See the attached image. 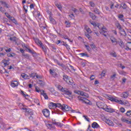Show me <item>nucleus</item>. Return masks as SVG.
<instances>
[{
	"label": "nucleus",
	"mask_w": 131,
	"mask_h": 131,
	"mask_svg": "<svg viewBox=\"0 0 131 131\" xmlns=\"http://www.w3.org/2000/svg\"><path fill=\"white\" fill-rule=\"evenodd\" d=\"M60 103H55L53 102H51L49 105V108L50 109H53V108H59L60 107Z\"/></svg>",
	"instance_id": "obj_2"
},
{
	"label": "nucleus",
	"mask_w": 131,
	"mask_h": 131,
	"mask_svg": "<svg viewBox=\"0 0 131 131\" xmlns=\"http://www.w3.org/2000/svg\"><path fill=\"white\" fill-rule=\"evenodd\" d=\"M44 116H45V117H49V116H50V111H49V110L48 109H44L42 111Z\"/></svg>",
	"instance_id": "obj_10"
},
{
	"label": "nucleus",
	"mask_w": 131,
	"mask_h": 131,
	"mask_svg": "<svg viewBox=\"0 0 131 131\" xmlns=\"http://www.w3.org/2000/svg\"><path fill=\"white\" fill-rule=\"evenodd\" d=\"M78 99L79 101H82V103L85 104H89V103H90V100L84 97L78 96Z\"/></svg>",
	"instance_id": "obj_6"
},
{
	"label": "nucleus",
	"mask_w": 131,
	"mask_h": 131,
	"mask_svg": "<svg viewBox=\"0 0 131 131\" xmlns=\"http://www.w3.org/2000/svg\"><path fill=\"white\" fill-rule=\"evenodd\" d=\"M93 12L95 13L96 14H97L98 15H100V10L98 9L97 8H96Z\"/></svg>",
	"instance_id": "obj_40"
},
{
	"label": "nucleus",
	"mask_w": 131,
	"mask_h": 131,
	"mask_svg": "<svg viewBox=\"0 0 131 131\" xmlns=\"http://www.w3.org/2000/svg\"><path fill=\"white\" fill-rule=\"evenodd\" d=\"M115 25L119 30H121L122 29V27L121 26V25H120V23H119V21H116L115 23Z\"/></svg>",
	"instance_id": "obj_15"
},
{
	"label": "nucleus",
	"mask_w": 131,
	"mask_h": 131,
	"mask_svg": "<svg viewBox=\"0 0 131 131\" xmlns=\"http://www.w3.org/2000/svg\"><path fill=\"white\" fill-rule=\"evenodd\" d=\"M116 103H118V104H121V105H124V102L121 100L117 99V101Z\"/></svg>",
	"instance_id": "obj_37"
},
{
	"label": "nucleus",
	"mask_w": 131,
	"mask_h": 131,
	"mask_svg": "<svg viewBox=\"0 0 131 131\" xmlns=\"http://www.w3.org/2000/svg\"><path fill=\"white\" fill-rule=\"evenodd\" d=\"M81 57H86L87 58H89V54L86 53H82L79 54Z\"/></svg>",
	"instance_id": "obj_31"
},
{
	"label": "nucleus",
	"mask_w": 131,
	"mask_h": 131,
	"mask_svg": "<svg viewBox=\"0 0 131 131\" xmlns=\"http://www.w3.org/2000/svg\"><path fill=\"white\" fill-rule=\"evenodd\" d=\"M118 18L121 20V21H122V22H125V20L123 18H124V15L123 14H120L118 15Z\"/></svg>",
	"instance_id": "obj_18"
},
{
	"label": "nucleus",
	"mask_w": 131,
	"mask_h": 131,
	"mask_svg": "<svg viewBox=\"0 0 131 131\" xmlns=\"http://www.w3.org/2000/svg\"><path fill=\"white\" fill-rule=\"evenodd\" d=\"M4 50L7 53H10L11 51V48L8 49V47H4Z\"/></svg>",
	"instance_id": "obj_45"
},
{
	"label": "nucleus",
	"mask_w": 131,
	"mask_h": 131,
	"mask_svg": "<svg viewBox=\"0 0 131 131\" xmlns=\"http://www.w3.org/2000/svg\"><path fill=\"white\" fill-rule=\"evenodd\" d=\"M92 49H96V45L94 43H92L91 45H90Z\"/></svg>",
	"instance_id": "obj_60"
},
{
	"label": "nucleus",
	"mask_w": 131,
	"mask_h": 131,
	"mask_svg": "<svg viewBox=\"0 0 131 131\" xmlns=\"http://www.w3.org/2000/svg\"><path fill=\"white\" fill-rule=\"evenodd\" d=\"M72 11H73V12H74V13H76V12H77V9L75 8H72Z\"/></svg>",
	"instance_id": "obj_62"
},
{
	"label": "nucleus",
	"mask_w": 131,
	"mask_h": 131,
	"mask_svg": "<svg viewBox=\"0 0 131 131\" xmlns=\"http://www.w3.org/2000/svg\"><path fill=\"white\" fill-rule=\"evenodd\" d=\"M2 5H4V7H5L6 8H9V6L8 5V4H7V3L5 2H2Z\"/></svg>",
	"instance_id": "obj_49"
},
{
	"label": "nucleus",
	"mask_w": 131,
	"mask_h": 131,
	"mask_svg": "<svg viewBox=\"0 0 131 131\" xmlns=\"http://www.w3.org/2000/svg\"><path fill=\"white\" fill-rule=\"evenodd\" d=\"M49 19H50V22L52 24H54V25H55V24H56V20L54 19V18H53V17H49Z\"/></svg>",
	"instance_id": "obj_30"
},
{
	"label": "nucleus",
	"mask_w": 131,
	"mask_h": 131,
	"mask_svg": "<svg viewBox=\"0 0 131 131\" xmlns=\"http://www.w3.org/2000/svg\"><path fill=\"white\" fill-rule=\"evenodd\" d=\"M122 9H124V10H125V9H126V8H127V6H126V5L125 3H123V5H122Z\"/></svg>",
	"instance_id": "obj_55"
},
{
	"label": "nucleus",
	"mask_w": 131,
	"mask_h": 131,
	"mask_svg": "<svg viewBox=\"0 0 131 131\" xmlns=\"http://www.w3.org/2000/svg\"><path fill=\"white\" fill-rule=\"evenodd\" d=\"M11 86L12 88H16V86H18V81H13L11 82Z\"/></svg>",
	"instance_id": "obj_19"
},
{
	"label": "nucleus",
	"mask_w": 131,
	"mask_h": 131,
	"mask_svg": "<svg viewBox=\"0 0 131 131\" xmlns=\"http://www.w3.org/2000/svg\"><path fill=\"white\" fill-rule=\"evenodd\" d=\"M96 105L98 108H101V109H105V104L103 102H98L96 103Z\"/></svg>",
	"instance_id": "obj_8"
},
{
	"label": "nucleus",
	"mask_w": 131,
	"mask_h": 131,
	"mask_svg": "<svg viewBox=\"0 0 131 131\" xmlns=\"http://www.w3.org/2000/svg\"><path fill=\"white\" fill-rule=\"evenodd\" d=\"M38 83L41 86H43L45 85V82L39 80L38 81Z\"/></svg>",
	"instance_id": "obj_36"
},
{
	"label": "nucleus",
	"mask_w": 131,
	"mask_h": 131,
	"mask_svg": "<svg viewBox=\"0 0 131 131\" xmlns=\"http://www.w3.org/2000/svg\"><path fill=\"white\" fill-rule=\"evenodd\" d=\"M39 27L42 28V29H46V26H42V25H39Z\"/></svg>",
	"instance_id": "obj_64"
},
{
	"label": "nucleus",
	"mask_w": 131,
	"mask_h": 131,
	"mask_svg": "<svg viewBox=\"0 0 131 131\" xmlns=\"http://www.w3.org/2000/svg\"><path fill=\"white\" fill-rule=\"evenodd\" d=\"M53 60L55 62V63H57V64L59 65V66H61V67L64 68V64H63V63H60V62H59V61L58 60L54 59Z\"/></svg>",
	"instance_id": "obj_25"
},
{
	"label": "nucleus",
	"mask_w": 131,
	"mask_h": 131,
	"mask_svg": "<svg viewBox=\"0 0 131 131\" xmlns=\"http://www.w3.org/2000/svg\"><path fill=\"white\" fill-rule=\"evenodd\" d=\"M120 47L122 48H125V46H124V43L122 40H120V41H118V43Z\"/></svg>",
	"instance_id": "obj_27"
},
{
	"label": "nucleus",
	"mask_w": 131,
	"mask_h": 131,
	"mask_svg": "<svg viewBox=\"0 0 131 131\" xmlns=\"http://www.w3.org/2000/svg\"><path fill=\"white\" fill-rule=\"evenodd\" d=\"M57 88L60 92H62V90L64 89L61 85H57Z\"/></svg>",
	"instance_id": "obj_39"
},
{
	"label": "nucleus",
	"mask_w": 131,
	"mask_h": 131,
	"mask_svg": "<svg viewBox=\"0 0 131 131\" xmlns=\"http://www.w3.org/2000/svg\"><path fill=\"white\" fill-rule=\"evenodd\" d=\"M85 47L87 51H88V52H90V51H91V48L90 47V46H89L88 45H85Z\"/></svg>",
	"instance_id": "obj_58"
},
{
	"label": "nucleus",
	"mask_w": 131,
	"mask_h": 131,
	"mask_svg": "<svg viewBox=\"0 0 131 131\" xmlns=\"http://www.w3.org/2000/svg\"><path fill=\"white\" fill-rule=\"evenodd\" d=\"M106 112H109L110 113H113L115 112L114 109L108 107V106L104 107V110Z\"/></svg>",
	"instance_id": "obj_12"
},
{
	"label": "nucleus",
	"mask_w": 131,
	"mask_h": 131,
	"mask_svg": "<svg viewBox=\"0 0 131 131\" xmlns=\"http://www.w3.org/2000/svg\"><path fill=\"white\" fill-rule=\"evenodd\" d=\"M120 111L122 113H124V112H125V109H124V108H123V107H121L120 108Z\"/></svg>",
	"instance_id": "obj_54"
},
{
	"label": "nucleus",
	"mask_w": 131,
	"mask_h": 131,
	"mask_svg": "<svg viewBox=\"0 0 131 131\" xmlns=\"http://www.w3.org/2000/svg\"><path fill=\"white\" fill-rule=\"evenodd\" d=\"M9 39L11 40V41H15V43H17V40H18V38L15 36L10 37Z\"/></svg>",
	"instance_id": "obj_22"
},
{
	"label": "nucleus",
	"mask_w": 131,
	"mask_h": 131,
	"mask_svg": "<svg viewBox=\"0 0 131 131\" xmlns=\"http://www.w3.org/2000/svg\"><path fill=\"white\" fill-rule=\"evenodd\" d=\"M85 36H86V37H88V39H89V40H92V37L91 36V35H90V34L89 33H85Z\"/></svg>",
	"instance_id": "obj_41"
},
{
	"label": "nucleus",
	"mask_w": 131,
	"mask_h": 131,
	"mask_svg": "<svg viewBox=\"0 0 131 131\" xmlns=\"http://www.w3.org/2000/svg\"><path fill=\"white\" fill-rule=\"evenodd\" d=\"M90 79H91V80H94V79H95V75H92L90 77Z\"/></svg>",
	"instance_id": "obj_63"
},
{
	"label": "nucleus",
	"mask_w": 131,
	"mask_h": 131,
	"mask_svg": "<svg viewBox=\"0 0 131 131\" xmlns=\"http://www.w3.org/2000/svg\"><path fill=\"white\" fill-rule=\"evenodd\" d=\"M108 99L112 101V102H116V103L117 101V99L110 96L108 97Z\"/></svg>",
	"instance_id": "obj_26"
},
{
	"label": "nucleus",
	"mask_w": 131,
	"mask_h": 131,
	"mask_svg": "<svg viewBox=\"0 0 131 131\" xmlns=\"http://www.w3.org/2000/svg\"><path fill=\"white\" fill-rule=\"evenodd\" d=\"M63 80H64L65 81H67V80H68V76H67V75H64V76H63Z\"/></svg>",
	"instance_id": "obj_56"
},
{
	"label": "nucleus",
	"mask_w": 131,
	"mask_h": 131,
	"mask_svg": "<svg viewBox=\"0 0 131 131\" xmlns=\"http://www.w3.org/2000/svg\"><path fill=\"white\" fill-rule=\"evenodd\" d=\"M34 6H35V4H32L30 5V8L31 9L34 8Z\"/></svg>",
	"instance_id": "obj_61"
},
{
	"label": "nucleus",
	"mask_w": 131,
	"mask_h": 131,
	"mask_svg": "<svg viewBox=\"0 0 131 131\" xmlns=\"http://www.w3.org/2000/svg\"><path fill=\"white\" fill-rule=\"evenodd\" d=\"M97 27L99 28V29H101V30H102V31L100 32V33H105V32H107V31H106V30H107V29L105 28V27H102L101 26V25H100L99 24H97Z\"/></svg>",
	"instance_id": "obj_9"
},
{
	"label": "nucleus",
	"mask_w": 131,
	"mask_h": 131,
	"mask_svg": "<svg viewBox=\"0 0 131 131\" xmlns=\"http://www.w3.org/2000/svg\"><path fill=\"white\" fill-rule=\"evenodd\" d=\"M3 63H4V66H8L9 65V60H6V59H4L3 60Z\"/></svg>",
	"instance_id": "obj_33"
},
{
	"label": "nucleus",
	"mask_w": 131,
	"mask_h": 131,
	"mask_svg": "<svg viewBox=\"0 0 131 131\" xmlns=\"http://www.w3.org/2000/svg\"><path fill=\"white\" fill-rule=\"evenodd\" d=\"M83 117H84L85 118V119L87 121L90 122V118H89V117H88V116H85V115H83Z\"/></svg>",
	"instance_id": "obj_57"
},
{
	"label": "nucleus",
	"mask_w": 131,
	"mask_h": 131,
	"mask_svg": "<svg viewBox=\"0 0 131 131\" xmlns=\"http://www.w3.org/2000/svg\"><path fill=\"white\" fill-rule=\"evenodd\" d=\"M103 120L105 121V122H106V123H107V124L110 126H113L114 125L113 122L110 120V119H109V118L106 117H104Z\"/></svg>",
	"instance_id": "obj_3"
},
{
	"label": "nucleus",
	"mask_w": 131,
	"mask_h": 131,
	"mask_svg": "<svg viewBox=\"0 0 131 131\" xmlns=\"http://www.w3.org/2000/svg\"><path fill=\"white\" fill-rule=\"evenodd\" d=\"M90 23L94 26V27H97V26H98V24H97L95 21H90Z\"/></svg>",
	"instance_id": "obj_46"
},
{
	"label": "nucleus",
	"mask_w": 131,
	"mask_h": 131,
	"mask_svg": "<svg viewBox=\"0 0 131 131\" xmlns=\"http://www.w3.org/2000/svg\"><path fill=\"white\" fill-rule=\"evenodd\" d=\"M111 55L113 57H117V55L116 54V53H115V52H114V53L112 52V53H111Z\"/></svg>",
	"instance_id": "obj_53"
},
{
	"label": "nucleus",
	"mask_w": 131,
	"mask_h": 131,
	"mask_svg": "<svg viewBox=\"0 0 131 131\" xmlns=\"http://www.w3.org/2000/svg\"><path fill=\"white\" fill-rule=\"evenodd\" d=\"M47 126L49 128H50V129L51 128H54V127H55V126L52 124H48Z\"/></svg>",
	"instance_id": "obj_43"
},
{
	"label": "nucleus",
	"mask_w": 131,
	"mask_h": 131,
	"mask_svg": "<svg viewBox=\"0 0 131 131\" xmlns=\"http://www.w3.org/2000/svg\"><path fill=\"white\" fill-rule=\"evenodd\" d=\"M119 73L121 75H124V76L126 75V73L125 72H124V71H120L119 72Z\"/></svg>",
	"instance_id": "obj_48"
},
{
	"label": "nucleus",
	"mask_w": 131,
	"mask_h": 131,
	"mask_svg": "<svg viewBox=\"0 0 131 131\" xmlns=\"http://www.w3.org/2000/svg\"><path fill=\"white\" fill-rule=\"evenodd\" d=\"M92 127L93 128H99V127H100V125H99L97 122H94L92 123Z\"/></svg>",
	"instance_id": "obj_17"
},
{
	"label": "nucleus",
	"mask_w": 131,
	"mask_h": 131,
	"mask_svg": "<svg viewBox=\"0 0 131 131\" xmlns=\"http://www.w3.org/2000/svg\"><path fill=\"white\" fill-rule=\"evenodd\" d=\"M126 115L128 117H131V111H128L126 113Z\"/></svg>",
	"instance_id": "obj_47"
},
{
	"label": "nucleus",
	"mask_w": 131,
	"mask_h": 131,
	"mask_svg": "<svg viewBox=\"0 0 131 131\" xmlns=\"http://www.w3.org/2000/svg\"><path fill=\"white\" fill-rule=\"evenodd\" d=\"M60 105L59 106V108L61 109L63 112H65V111H71V107L68 105L65 104L62 105L61 103H60Z\"/></svg>",
	"instance_id": "obj_1"
},
{
	"label": "nucleus",
	"mask_w": 131,
	"mask_h": 131,
	"mask_svg": "<svg viewBox=\"0 0 131 131\" xmlns=\"http://www.w3.org/2000/svg\"><path fill=\"white\" fill-rule=\"evenodd\" d=\"M41 95H42V96L44 97L46 100H48V99H49V97H48V95H47V93H45V91H41Z\"/></svg>",
	"instance_id": "obj_16"
},
{
	"label": "nucleus",
	"mask_w": 131,
	"mask_h": 131,
	"mask_svg": "<svg viewBox=\"0 0 131 131\" xmlns=\"http://www.w3.org/2000/svg\"><path fill=\"white\" fill-rule=\"evenodd\" d=\"M62 38H64V39H68L69 41H70V42H73V40H71V39H70L68 36H67V35H62Z\"/></svg>",
	"instance_id": "obj_21"
},
{
	"label": "nucleus",
	"mask_w": 131,
	"mask_h": 131,
	"mask_svg": "<svg viewBox=\"0 0 131 131\" xmlns=\"http://www.w3.org/2000/svg\"><path fill=\"white\" fill-rule=\"evenodd\" d=\"M120 31L121 35H123V36H126V32H125V31L124 29H121Z\"/></svg>",
	"instance_id": "obj_24"
},
{
	"label": "nucleus",
	"mask_w": 131,
	"mask_h": 131,
	"mask_svg": "<svg viewBox=\"0 0 131 131\" xmlns=\"http://www.w3.org/2000/svg\"><path fill=\"white\" fill-rule=\"evenodd\" d=\"M52 123L53 124H55V125H57V126H59V127L63 126V124L56 122V120L55 119H52Z\"/></svg>",
	"instance_id": "obj_11"
},
{
	"label": "nucleus",
	"mask_w": 131,
	"mask_h": 131,
	"mask_svg": "<svg viewBox=\"0 0 131 131\" xmlns=\"http://www.w3.org/2000/svg\"><path fill=\"white\" fill-rule=\"evenodd\" d=\"M110 40H111L112 43H114L115 46H116L118 43V41L116 39V38L113 36L110 37Z\"/></svg>",
	"instance_id": "obj_7"
},
{
	"label": "nucleus",
	"mask_w": 131,
	"mask_h": 131,
	"mask_svg": "<svg viewBox=\"0 0 131 131\" xmlns=\"http://www.w3.org/2000/svg\"><path fill=\"white\" fill-rule=\"evenodd\" d=\"M61 92L63 93L64 95H67V96H70L72 95V92L67 88H63Z\"/></svg>",
	"instance_id": "obj_5"
},
{
	"label": "nucleus",
	"mask_w": 131,
	"mask_h": 131,
	"mask_svg": "<svg viewBox=\"0 0 131 131\" xmlns=\"http://www.w3.org/2000/svg\"><path fill=\"white\" fill-rule=\"evenodd\" d=\"M128 93L124 92L122 93L121 97L124 98V99H126L128 97Z\"/></svg>",
	"instance_id": "obj_14"
},
{
	"label": "nucleus",
	"mask_w": 131,
	"mask_h": 131,
	"mask_svg": "<svg viewBox=\"0 0 131 131\" xmlns=\"http://www.w3.org/2000/svg\"><path fill=\"white\" fill-rule=\"evenodd\" d=\"M62 46H64V47H66L67 49L69 51L70 50V48H69V46L67 43H63Z\"/></svg>",
	"instance_id": "obj_51"
},
{
	"label": "nucleus",
	"mask_w": 131,
	"mask_h": 131,
	"mask_svg": "<svg viewBox=\"0 0 131 131\" xmlns=\"http://www.w3.org/2000/svg\"><path fill=\"white\" fill-rule=\"evenodd\" d=\"M36 76V73H32L30 74V77H33V78H34L35 76Z\"/></svg>",
	"instance_id": "obj_52"
},
{
	"label": "nucleus",
	"mask_w": 131,
	"mask_h": 131,
	"mask_svg": "<svg viewBox=\"0 0 131 131\" xmlns=\"http://www.w3.org/2000/svg\"><path fill=\"white\" fill-rule=\"evenodd\" d=\"M55 6L57 7L58 9H59L60 11H62V6L60 4H58L57 3H55Z\"/></svg>",
	"instance_id": "obj_28"
},
{
	"label": "nucleus",
	"mask_w": 131,
	"mask_h": 131,
	"mask_svg": "<svg viewBox=\"0 0 131 131\" xmlns=\"http://www.w3.org/2000/svg\"><path fill=\"white\" fill-rule=\"evenodd\" d=\"M23 110H25V112L26 113V115H33V112H32V110L26 108H23Z\"/></svg>",
	"instance_id": "obj_4"
},
{
	"label": "nucleus",
	"mask_w": 131,
	"mask_h": 131,
	"mask_svg": "<svg viewBox=\"0 0 131 131\" xmlns=\"http://www.w3.org/2000/svg\"><path fill=\"white\" fill-rule=\"evenodd\" d=\"M35 91L36 92H37V93H40V94H41V90H40V89H39V88H38L37 86H35Z\"/></svg>",
	"instance_id": "obj_42"
},
{
	"label": "nucleus",
	"mask_w": 131,
	"mask_h": 131,
	"mask_svg": "<svg viewBox=\"0 0 131 131\" xmlns=\"http://www.w3.org/2000/svg\"><path fill=\"white\" fill-rule=\"evenodd\" d=\"M21 77H23V78H24V79H29L30 78V76L27 75L26 74H22L21 75Z\"/></svg>",
	"instance_id": "obj_23"
},
{
	"label": "nucleus",
	"mask_w": 131,
	"mask_h": 131,
	"mask_svg": "<svg viewBox=\"0 0 131 131\" xmlns=\"http://www.w3.org/2000/svg\"><path fill=\"white\" fill-rule=\"evenodd\" d=\"M64 23L66 24V27L69 28L70 27V26H71V23L69 22V21L66 20Z\"/></svg>",
	"instance_id": "obj_29"
},
{
	"label": "nucleus",
	"mask_w": 131,
	"mask_h": 131,
	"mask_svg": "<svg viewBox=\"0 0 131 131\" xmlns=\"http://www.w3.org/2000/svg\"><path fill=\"white\" fill-rule=\"evenodd\" d=\"M89 15L92 20H96V18H97V16H96L93 13L89 12Z\"/></svg>",
	"instance_id": "obj_20"
},
{
	"label": "nucleus",
	"mask_w": 131,
	"mask_h": 131,
	"mask_svg": "<svg viewBox=\"0 0 131 131\" xmlns=\"http://www.w3.org/2000/svg\"><path fill=\"white\" fill-rule=\"evenodd\" d=\"M35 42L40 47L43 45V43H42V42L37 38L35 39Z\"/></svg>",
	"instance_id": "obj_13"
},
{
	"label": "nucleus",
	"mask_w": 131,
	"mask_h": 131,
	"mask_svg": "<svg viewBox=\"0 0 131 131\" xmlns=\"http://www.w3.org/2000/svg\"><path fill=\"white\" fill-rule=\"evenodd\" d=\"M23 56L24 57V58H25L26 59H29V54H23Z\"/></svg>",
	"instance_id": "obj_50"
},
{
	"label": "nucleus",
	"mask_w": 131,
	"mask_h": 131,
	"mask_svg": "<svg viewBox=\"0 0 131 131\" xmlns=\"http://www.w3.org/2000/svg\"><path fill=\"white\" fill-rule=\"evenodd\" d=\"M80 95H81V96H84L85 97H86L87 98L89 97V95H86V94H85L83 91H80Z\"/></svg>",
	"instance_id": "obj_38"
},
{
	"label": "nucleus",
	"mask_w": 131,
	"mask_h": 131,
	"mask_svg": "<svg viewBox=\"0 0 131 131\" xmlns=\"http://www.w3.org/2000/svg\"><path fill=\"white\" fill-rule=\"evenodd\" d=\"M40 48H41L42 51H44L45 53H47V48H46L45 45H43V46H41Z\"/></svg>",
	"instance_id": "obj_44"
},
{
	"label": "nucleus",
	"mask_w": 131,
	"mask_h": 131,
	"mask_svg": "<svg viewBox=\"0 0 131 131\" xmlns=\"http://www.w3.org/2000/svg\"><path fill=\"white\" fill-rule=\"evenodd\" d=\"M116 78V73L114 72V74L111 76V80H114Z\"/></svg>",
	"instance_id": "obj_32"
},
{
	"label": "nucleus",
	"mask_w": 131,
	"mask_h": 131,
	"mask_svg": "<svg viewBox=\"0 0 131 131\" xmlns=\"http://www.w3.org/2000/svg\"><path fill=\"white\" fill-rule=\"evenodd\" d=\"M106 74V71L105 70H103L101 73V76H105V75Z\"/></svg>",
	"instance_id": "obj_59"
},
{
	"label": "nucleus",
	"mask_w": 131,
	"mask_h": 131,
	"mask_svg": "<svg viewBox=\"0 0 131 131\" xmlns=\"http://www.w3.org/2000/svg\"><path fill=\"white\" fill-rule=\"evenodd\" d=\"M89 4L90 5L91 7L92 8H95L96 7V4H95V3L94 2H90Z\"/></svg>",
	"instance_id": "obj_35"
},
{
	"label": "nucleus",
	"mask_w": 131,
	"mask_h": 131,
	"mask_svg": "<svg viewBox=\"0 0 131 131\" xmlns=\"http://www.w3.org/2000/svg\"><path fill=\"white\" fill-rule=\"evenodd\" d=\"M85 30L86 31H87V32H88V33H92V31L91 30V29L89 28V27L85 26Z\"/></svg>",
	"instance_id": "obj_34"
}]
</instances>
